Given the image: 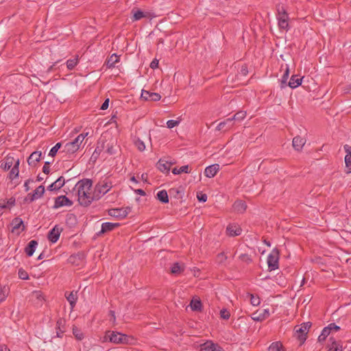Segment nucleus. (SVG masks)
I'll return each mask as SVG.
<instances>
[{"label":"nucleus","mask_w":351,"mask_h":351,"mask_svg":"<svg viewBox=\"0 0 351 351\" xmlns=\"http://www.w3.org/2000/svg\"><path fill=\"white\" fill-rule=\"evenodd\" d=\"M62 143H57L50 150L49 153V155L51 157H54L58 150H60V148H62Z\"/></svg>","instance_id":"4c0bfd02"},{"label":"nucleus","mask_w":351,"mask_h":351,"mask_svg":"<svg viewBox=\"0 0 351 351\" xmlns=\"http://www.w3.org/2000/svg\"><path fill=\"white\" fill-rule=\"evenodd\" d=\"M288 20L289 19H286L284 18H278V27L280 29H283V30H286V31L289 30V27Z\"/></svg>","instance_id":"473e14b6"},{"label":"nucleus","mask_w":351,"mask_h":351,"mask_svg":"<svg viewBox=\"0 0 351 351\" xmlns=\"http://www.w3.org/2000/svg\"><path fill=\"white\" fill-rule=\"evenodd\" d=\"M180 121L176 120H169L167 122V127L169 128H173L179 124Z\"/></svg>","instance_id":"5fc2aeb1"},{"label":"nucleus","mask_w":351,"mask_h":351,"mask_svg":"<svg viewBox=\"0 0 351 351\" xmlns=\"http://www.w3.org/2000/svg\"><path fill=\"white\" fill-rule=\"evenodd\" d=\"M105 338H108L110 342L114 343H126L128 341L129 337L120 332L107 331Z\"/></svg>","instance_id":"39448f33"},{"label":"nucleus","mask_w":351,"mask_h":351,"mask_svg":"<svg viewBox=\"0 0 351 351\" xmlns=\"http://www.w3.org/2000/svg\"><path fill=\"white\" fill-rule=\"evenodd\" d=\"M42 156V152L36 151L31 154L27 159V162L30 166H36V162H39Z\"/></svg>","instance_id":"b1692460"},{"label":"nucleus","mask_w":351,"mask_h":351,"mask_svg":"<svg viewBox=\"0 0 351 351\" xmlns=\"http://www.w3.org/2000/svg\"><path fill=\"white\" fill-rule=\"evenodd\" d=\"M81 255L80 254H73L69 256V261L71 263H75L77 259H80Z\"/></svg>","instance_id":"13d9d810"},{"label":"nucleus","mask_w":351,"mask_h":351,"mask_svg":"<svg viewBox=\"0 0 351 351\" xmlns=\"http://www.w3.org/2000/svg\"><path fill=\"white\" fill-rule=\"evenodd\" d=\"M280 251L278 248H274L267 257V265L269 271H274L278 269L279 267Z\"/></svg>","instance_id":"7ed1b4c3"},{"label":"nucleus","mask_w":351,"mask_h":351,"mask_svg":"<svg viewBox=\"0 0 351 351\" xmlns=\"http://www.w3.org/2000/svg\"><path fill=\"white\" fill-rule=\"evenodd\" d=\"M344 151L347 154L346 155L351 156V146L348 145H345L343 146Z\"/></svg>","instance_id":"0e129e2a"},{"label":"nucleus","mask_w":351,"mask_h":351,"mask_svg":"<svg viewBox=\"0 0 351 351\" xmlns=\"http://www.w3.org/2000/svg\"><path fill=\"white\" fill-rule=\"evenodd\" d=\"M302 81V77H299L296 75H293L289 82V86L291 88H295L298 87L301 84Z\"/></svg>","instance_id":"c85d7f7f"},{"label":"nucleus","mask_w":351,"mask_h":351,"mask_svg":"<svg viewBox=\"0 0 351 351\" xmlns=\"http://www.w3.org/2000/svg\"><path fill=\"white\" fill-rule=\"evenodd\" d=\"M346 167L347 168L346 173H351V156L346 155L345 156Z\"/></svg>","instance_id":"49530a36"},{"label":"nucleus","mask_w":351,"mask_h":351,"mask_svg":"<svg viewBox=\"0 0 351 351\" xmlns=\"http://www.w3.org/2000/svg\"><path fill=\"white\" fill-rule=\"evenodd\" d=\"M65 296L69 302L70 305L71 306V308H73L75 305V302L77 300L76 295L73 293L71 292L67 295V292L65 293Z\"/></svg>","instance_id":"f704fd0d"},{"label":"nucleus","mask_w":351,"mask_h":351,"mask_svg":"<svg viewBox=\"0 0 351 351\" xmlns=\"http://www.w3.org/2000/svg\"><path fill=\"white\" fill-rule=\"evenodd\" d=\"M197 197L199 202H205L207 200V195L205 193H197Z\"/></svg>","instance_id":"bf43d9fd"},{"label":"nucleus","mask_w":351,"mask_h":351,"mask_svg":"<svg viewBox=\"0 0 351 351\" xmlns=\"http://www.w3.org/2000/svg\"><path fill=\"white\" fill-rule=\"evenodd\" d=\"M230 314L228 311L226 309H222L220 311V317L223 319H228L230 318Z\"/></svg>","instance_id":"603ef678"},{"label":"nucleus","mask_w":351,"mask_h":351,"mask_svg":"<svg viewBox=\"0 0 351 351\" xmlns=\"http://www.w3.org/2000/svg\"><path fill=\"white\" fill-rule=\"evenodd\" d=\"M157 199L163 204H167L169 202V197L167 192L165 190H162L158 192L157 193Z\"/></svg>","instance_id":"7c9ffc66"},{"label":"nucleus","mask_w":351,"mask_h":351,"mask_svg":"<svg viewBox=\"0 0 351 351\" xmlns=\"http://www.w3.org/2000/svg\"><path fill=\"white\" fill-rule=\"evenodd\" d=\"M101 136H105V149L109 155H113L117 153L118 148L117 140L114 139L109 133H104Z\"/></svg>","instance_id":"20e7f679"},{"label":"nucleus","mask_w":351,"mask_h":351,"mask_svg":"<svg viewBox=\"0 0 351 351\" xmlns=\"http://www.w3.org/2000/svg\"><path fill=\"white\" fill-rule=\"evenodd\" d=\"M306 143V140L300 136H296L293 138L292 145L297 151H300Z\"/></svg>","instance_id":"393cba45"},{"label":"nucleus","mask_w":351,"mask_h":351,"mask_svg":"<svg viewBox=\"0 0 351 351\" xmlns=\"http://www.w3.org/2000/svg\"><path fill=\"white\" fill-rule=\"evenodd\" d=\"M8 295V290L5 287H2L0 285V303L4 301Z\"/></svg>","instance_id":"c03bdc74"},{"label":"nucleus","mask_w":351,"mask_h":351,"mask_svg":"<svg viewBox=\"0 0 351 351\" xmlns=\"http://www.w3.org/2000/svg\"><path fill=\"white\" fill-rule=\"evenodd\" d=\"M105 136H101V137L99 138L97 147L95 149V152L93 154V156H94L95 158L99 156V154L101 153V152L105 149Z\"/></svg>","instance_id":"412c9836"},{"label":"nucleus","mask_w":351,"mask_h":351,"mask_svg":"<svg viewBox=\"0 0 351 351\" xmlns=\"http://www.w3.org/2000/svg\"><path fill=\"white\" fill-rule=\"evenodd\" d=\"M227 234L230 237L237 236L241 233V229L234 224H229L226 228Z\"/></svg>","instance_id":"a878e982"},{"label":"nucleus","mask_w":351,"mask_h":351,"mask_svg":"<svg viewBox=\"0 0 351 351\" xmlns=\"http://www.w3.org/2000/svg\"><path fill=\"white\" fill-rule=\"evenodd\" d=\"M150 95L151 92L145 90H142L141 98H143L144 100L148 101L149 99Z\"/></svg>","instance_id":"6e6d98bb"},{"label":"nucleus","mask_w":351,"mask_h":351,"mask_svg":"<svg viewBox=\"0 0 351 351\" xmlns=\"http://www.w3.org/2000/svg\"><path fill=\"white\" fill-rule=\"evenodd\" d=\"M173 162H169L168 161H165L162 159H160L156 164L157 168L163 173H169L170 171L171 166L173 165Z\"/></svg>","instance_id":"4be33fe9"},{"label":"nucleus","mask_w":351,"mask_h":351,"mask_svg":"<svg viewBox=\"0 0 351 351\" xmlns=\"http://www.w3.org/2000/svg\"><path fill=\"white\" fill-rule=\"evenodd\" d=\"M289 68H287V69L281 79V88H282L287 86V80L289 77Z\"/></svg>","instance_id":"37998d69"},{"label":"nucleus","mask_w":351,"mask_h":351,"mask_svg":"<svg viewBox=\"0 0 351 351\" xmlns=\"http://www.w3.org/2000/svg\"><path fill=\"white\" fill-rule=\"evenodd\" d=\"M191 308L193 311H202V302L200 300H192L190 304Z\"/></svg>","instance_id":"2f4dec72"},{"label":"nucleus","mask_w":351,"mask_h":351,"mask_svg":"<svg viewBox=\"0 0 351 351\" xmlns=\"http://www.w3.org/2000/svg\"><path fill=\"white\" fill-rule=\"evenodd\" d=\"M73 334L78 340H81L83 339V334L77 327L73 328Z\"/></svg>","instance_id":"8fccbe9b"},{"label":"nucleus","mask_w":351,"mask_h":351,"mask_svg":"<svg viewBox=\"0 0 351 351\" xmlns=\"http://www.w3.org/2000/svg\"><path fill=\"white\" fill-rule=\"evenodd\" d=\"M50 164H51L50 162H48V161L45 162V165H44V166L43 167V171L44 173H45V174H49V172H50Z\"/></svg>","instance_id":"4d7b16f0"},{"label":"nucleus","mask_w":351,"mask_h":351,"mask_svg":"<svg viewBox=\"0 0 351 351\" xmlns=\"http://www.w3.org/2000/svg\"><path fill=\"white\" fill-rule=\"evenodd\" d=\"M283 346L280 341L273 342L268 348V351H280Z\"/></svg>","instance_id":"72a5a7b5"},{"label":"nucleus","mask_w":351,"mask_h":351,"mask_svg":"<svg viewBox=\"0 0 351 351\" xmlns=\"http://www.w3.org/2000/svg\"><path fill=\"white\" fill-rule=\"evenodd\" d=\"M184 271V268L178 263H175L171 269V272L173 274H179Z\"/></svg>","instance_id":"e433bc0d"},{"label":"nucleus","mask_w":351,"mask_h":351,"mask_svg":"<svg viewBox=\"0 0 351 351\" xmlns=\"http://www.w3.org/2000/svg\"><path fill=\"white\" fill-rule=\"evenodd\" d=\"M134 144L136 145V147H137V149L140 151V152H143L145 150V143L143 141H142L141 139L138 138L135 142H134Z\"/></svg>","instance_id":"de8ad7c7"},{"label":"nucleus","mask_w":351,"mask_h":351,"mask_svg":"<svg viewBox=\"0 0 351 351\" xmlns=\"http://www.w3.org/2000/svg\"><path fill=\"white\" fill-rule=\"evenodd\" d=\"M189 165H184L181 167L180 169H178L177 167H175L172 169V173L175 175L180 174L182 173H189Z\"/></svg>","instance_id":"c9c22d12"},{"label":"nucleus","mask_w":351,"mask_h":351,"mask_svg":"<svg viewBox=\"0 0 351 351\" xmlns=\"http://www.w3.org/2000/svg\"><path fill=\"white\" fill-rule=\"evenodd\" d=\"M312 324L310 322H304L301 324L299 329L296 330L297 339L300 341V345L302 346L306 341L307 333Z\"/></svg>","instance_id":"423d86ee"},{"label":"nucleus","mask_w":351,"mask_h":351,"mask_svg":"<svg viewBox=\"0 0 351 351\" xmlns=\"http://www.w3.org/2000/svg\"><path fill=\"white\" fill-rule=\"evenodd\" d=\"M150 67L152 69H155L158 67V60L157 59H154L150 63Z\"/></svg>","instance_id":"680f3d73"},{"label":"nucleus","mask_w":351,"mask_h":351,"mask_svg":"<svg viewBox=\"0 0 351 351\" xmlns=\"http://www.w3.org/2000/svg\"><path fill=\"white\" fill-rule=\"evenodd\" d=\"M131 207L127 206L121 208H112L108 210L110 216L116 218H125L131 212Z\"/></svg>","instance_id":"1a4fd4ad"},{"label":"nucleus","mask_w":351,"mask_h":351,"mask_svg":"<svg viewBox=\"0 0 351 351\" xmlns=\"http://www.w3.org/2000/svg\"><path fill=\"white\" fill-rule=\"evenodd\" d=\"M93 198V193H91L90 191L85 192V194H78V202L80 205L84 206H88L92 202L95 201Z\"/></svg>","instance_id":"9b49d317"},{"label":"nucleus","mask_w":351,"mask_h":351,"mask_svg":"<svg viewBox=\"0 0 351 351\" xmlns=\"http://www.w3.org/2000/svg\"><path fill=\"white\" fill-rule=\"evenodd\" d=\"M330 341H331V347L329 348V350H335V347L342 346L341 344V341H337L335 339L332 337H330L329 339Z\"/></svg>","instance_id":"a18cd8bd"},{"label":"nucleus","mask_w":351,"mask_h":351,"mask_svg":"<svg viewBox=\"0 0 351 351\" xmlns=\"http://www.w3.org/2000/svg\"><path fill=\"white\" fill-rule=\"evenodd\" d=\"M14 162V157L8 154L4 159L3 161H1L0 167L5 171H8L11 167L13 165Z\"/></svg>","instance_id":"6ab92c4d"},{"label":"nucleus","mask_w":351,"mask_h":351,"mask_svg":"<svg viewBox=\"0 0 351 351\" xmlns=\"http://www.w3.org/2000/svg\"><path fill=\"white\" fill-rule=\"evenodd\" d=\"M33 182V180H31V179H28V180H27L25 181V184H24V187H25V191H26V192H27V191H28L29 190V184L30 182Z\"/></svg>","instance_id":"774afa93"},{"label":"nucleus","mask_w":351,"mask_h":351,"mask_svg":"<svg viewBox=\"0 0 351 351\" xmlns=\"http://www.w3.org/2000/svg\"><path fill=\"white\" fill-rule=\"evenodd\" d=\"M119 61V57L116 54L113 53L106 60V66L108 68L114 67L115 64Z\"/></svg>","instance_id":"c756f323"},{"label":"nucleus","mask_w":351,"mask_h":351,"mask_svg":"<svg viewBox=\"0 0 351 351\" xmlns=\"http://www.w3.org/2000/svg\"><path fill=\"white\" fill-rule=\"evenodd\" d=\"M245 300H247L250 303L254 306H257L261 303V299L258 295L247 293Z\"/></svg>","instance_id":"bb28decb"},{"label":"nucleus","mask_w":351,"mask_h":351,"mask_svg":"<svg viewBox=\"0 0 351 351\" xmlns=\"http://www.w3.org/2000/svg\"><path fill=\"white\" fill-rule=\"evenodd\" d=\"M109 315L110 317V321H111V322H112L114 323L115 322V320H116V317H115L114 311H110Z\"/></svg>","instance_id":"338daca9"},{"label":"nucleus","mask_w":351,"mask_h":351,"mask_svg":"<svg viewBox=\"0 0 351 351\" xmlns=\"http://www.w3.org/2000/svg\"><path fill=\"white\" fill-rule=\"evenodd\" d=\"M78 63V58L70 59L66 61V67L69 70H72Z\"/></svg>","instance_id":"a19ab883"},{"label":"nucleus","mask_w":351,"mask_h":351,"mask_svg":"<svg viewBox=\"0 0 351 351\" xmlns=\"http://www.w3.org/2000/svg\"><path fill=\"white\" fill-rule=\"evenodd\" d=\"M245 264L248 267L245 270V273H251L254 270L255 265L253 262V258L251 254L248 255L243 254V265Z\"/></svg>","instance_id":"2eb2a0df"},{"label":"nucleus","mask_w":351,"mask_h":351,"mask_svg":"<svg viewBox=\"0 0 351 351\" xmlns=\"http://www.w3.org/2000/svg\"><path fill=\"white\" fill-rule=\"evenodd\" d=\"M340 327L336 325L335 323H331L327 326L324 327L318 337V341L323 342L326 340L327 337L332 332H337L340 330Z\"/></svg>","instance_id":"0eeeda50"},{"label":"nucleus","mask_w":351,"mask_h":351,"mask_svg":"<svg viewBox=\"0 0 351 351\" xmlns=\"http://www.w3.org/2000/svg\"><path fill=\"white\" fill-rule=\"evenodd\" d=\"M36 199L38 198L36 196H35V195H34L33 193H28L25 199V201H29V202H32Z\"/></svg>","instance_id":"052dcab7"},{"label":"nucleus","mask_w":351,"mask_h":351,"mask_svg":"<svg viewBox=\"0 0 351 351\" xmlns=\"http://www.w3.org/2000/svg\"><path fill=\"white\" fill-rule=\"evenodd\" d=\"M7 208H11L16 204V199L14 197H10L7 201L5 200Z\"/></svg>","instance_id":"3c124183"},{"label":"nucleus","mask_w":351,"mask_h":351,"mask_svg":"<svg viewBox=\"0 0 351 351\" xmlns=\"http://www.w3.org/2000/svg\"><path fill=\"white\" fill-rule=\"evenodd\" d=\"M109 99H106L104 102L102 104L100 109L102 110H106L108 108V106H109Z\"/></svg>","instance_id":"e2e57ef3"},{"label":"nucleus","mask_w":351,"mask_h":351,"mask_svg":"<svg viewBox=\"0 0 351 351\" xmlns=\"http://www.w3.org/2000/svg\"><path fill=\"white\" fill-rule=\"evenodd\" d=\"M38 242L36 240L30 241L25 248V252L27 256H32L35 252Z\"/></svg>","instance_id":"cd10ccee"},{"label":"nucleus","mask_w":351,"mask_h":351,"mask_svg":"<svg viewBox=\"0 0 351 351\" xmlns=\"http://www.w3.org/2000/svg\"><path fill=\"white\" fill-rule=\"evenodd\" d=\"M120 226L119 223H111V222H105L101 225V231L97 233V235L99 236L106 232L113 230L115 228H117Z\"/></svg>","instance_id":"a211bd4d"},{"label":"nucleus","mask_w":351,"mask_h":351,"mask_svg":"<svg viewBox=\"0 0 351 351\" xmlns=\"http://www.w3.org/2000/svg\"><path fill=\"white\" fill-rule=\"evenodd\" d=\"M238 114L239 113H237L232 118L226 119L225 121L219 123L217 126V130L225 132L230 128L233 125L232 121L239 119V117H237Z\"/></svg>","instance_id":"f8f14e48"},{"label":"nucleus","mask_w":351,"mask_h":351,"mask_svg":"<svg viewBox=\"0 0 351 351\" xmlns=\"http://www.w3.org/2000/svg\"><path fill=\"white\" fill-rule=\"evenodd\" d=\"M19 278L22 280H28L29 279V275L27 272L24 270L23 268H21L19 269Z\"/></svg>","instance_id":"09e8293b"},{"label":"nucleus","mask_w":351,"mask_h":351,"mask_svg":"<svg viewBox=\"0 0 351 351\" xmlns=\"http://www.w3.org/2000/svg\"><path fill=\"white\" fill-rule=\"evenodd\" d=\"M200 351H223V348L212 341H206L200 344Z\"/></svg>","instance_id":"ddd939ff"},{"label":"nucleus","mask_w":351,"mask_h":351,"mask_svg":"<svg viewBox=\"0 0 351 351\" xmlns=\"http://www.w3.org/2000/svg\"><path fill=\"white\" fill-rule=\"evenodd\" d=\"M73 202L65 195H60L55 199L53 208L56 209L62 206H71Z\"/></svg>","instance_id":"9d476101"},{"label":"nucleus","mask_w":351,"mask_h":351,"mask_svg":"<svg viewBox=\"0 0 351 351\" xmlns=\"http://www.w3.org/2000/svg\"><path fill=\"white\" fill-rule=\"evenodd\" d=\"M19 169L16 168V167H13L8 175L9 179L11 180H13L14 179L16 178L19 176Z\"/></svg>","instance_id":"ea45409f"},{"label":"nucleus","mask_w":351,"mask_h":351,"mask_svg":"<svg viewBox=\"0 0 351 351\" xmlns=\"http://www.w3.org/2000/svg\"><path fill=\"white\" fill-rule=\"evenodd\" d=\"M241 206V201L237 200V201H236V202H234V204H233V208H234V209L235 210H239V209H240V206Z\"/></svg>","instance_id":"69168bd1"},{"label":"nucleus","mask_w":351,"mask_h":351,"mask_svg":"<svg viewBox=\"0 0 351 351\" xmlns=\"http://www.w3.org/2000/svg\"><path fill=\"white\" fill-rule=\"evenodd\" d=\"M12 232H17V234H19L22 231L25 230V225L23 221L20 217H15L11 222Z\"/></svg>","instance_id":"4468645a"},{"label":"nucleus","mask_w":351,"mask_h":351,"mask_svg":"<svg viewBox=\"0 0 351 351\" xmlns=\"http://www.w3.org/2000/svg\"><path fill=\"white\" fill-rule=\"evenodd\" d=\"M219 170V164H213L207 167L204 171V175L207 178H213Z\"/></svg>","instance_id":"aec40b11"},{"label":"nucleus","mask_w":351,"mask_h":351,"mask_svg":"<svg viewBox=\"0 0 351 351\" xmlns=\"http://www.w3.org/2000/svg\"><path fill=\"white\" fill-rule=\"evenodd\" d=\"M62 230V228L60 229L58 226H56L49 232L47 235L48 239L52 243H56L58 240Z\"/></svg>","instance_id":"dca6fc26"},{"label":"nucleus","mask_w":351,"mask_h":351,"mask_svg":"<svg viewBox=\"0 0 351 351\" xmlns=\"http://www.w3.org/2000/svg\"><path fill=\"white\" fill-rule=\"evenodd\" d=\"M45 193V187L43 185L38 186L34 191L33 194L37 197V198L41 197Z\"/></svg>","instance_id":"79ce46f5"},{"label":"nucleus","mask_w":351,"mask_h":351,"mask_svg":"<svg viewBox=\"0 0 351 351\" xmlns=\"http://www.w3.org/2000/svg\"><path fill=\"white\" fill-rule=\"evenodd\" d=\"M87 135L88 133L86 134H80L73 141L66 143L60 152V154H62V158H70L71 156L79 150L82 143Z\"/></svg>","instance_id":"f257e3e1"},{"label":"nucleus","mask_w":351,"mask_h":351,"mask_svg":"<svg viewBox=\"0 0 351 351\" xmlns=\"http://www.w3.org/2000/svg\"><path fill=\"white\" fill-rule=\"evenodd\" d=\"M93 182L90 179H83L80 180L75 185V187L77 189V195L82 194L84 195L85 192L90 191Z\"/></svg>","instance_id":"6e6552de"},{"label":"nucleus","mask_w":351,"mask_h":351,"mask_svg":"<svg viewBox=\"0 0 351 351\" xmlns=\"http://www.w3.org/2000/svg\"><path fill=\"white\" fill-rule=\"evenodd\" d=\"M112 186V182L106 180L99 182L95 186L93 198L96 200H99L103 195L110 191Z\"/></svg>","instance_id":"f03ea898"},{"label":"nucleus","mask_w":351,"mask_h":351,"mask_svg":"<svg viewBox=\"0 0 351 351\" xmlns=\"http://www.w3.org/2000/svg\"><path fill=\"white\" fill-rule=\"evenodd\" d=\"M64 178L62 176H60L54 182L51 184L47 187V189L50 191L59 190L64 186Z\"/></svg>","instance_id":"5701e85b"},{"label":"nucleus","mask_w":351,"mask_h":351,"mask_svg":"<svg viewBox=\"0 0 351 351\" xmlns=\"http://www.w3.org/2000/svg\"><path fill=\"white\" fill-rule=\"evenodd\" d=\"M161 99V96L159 93H151L149 97V101H158Z\"/></svg>","instance_id":"864d4df0"},{"label":"nucleus","mask_w":351,"mask_h":351,"mask_svg":"<svg viewBox=\"0 0 351 351\" xmlns=\"http://www.w3.org/2000/svg\"><path fill=\"white\" fill-rule=\"evenodd\" d=\"M132 13H133V16L132 18V21H136L141 20L143 18H149L152 16V14L149 12H143L141 10H135L133 9L132 10Z\"/></svg>","instance_id":"f3484780"},{"label":"nucleus","mask_w":351,"mask_h":351,"mask_svg":"<svg viewBox=\"0 0 351 351\" xmlns=\"http://www.w3.org/2000/svg\"><path fill=\"white\" fill-rule=\"evenodd\" d=\"M277 11H278L277 18H284L286 19H289V15H288L287 11L285 10V9L282 6H281V7L278 6Z\"/></svg>","instance_id":"58836bf2"}]
</instances>
